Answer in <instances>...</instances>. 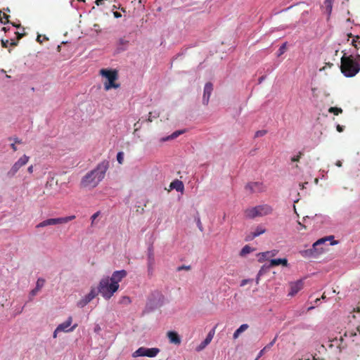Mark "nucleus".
I'll return each mask as SVG.
<instances>
[{"instance_id":"obj_11","label":"nucleus","mask_w":360,"mask_h":360,"mask_svg":"<svg viewBox=\"0 0 360 360\" xmlns=\"http://www.w3.org/2000/svg\"><path fill=\"white\" fill-rule=\"evenodd\" d=\"M72 317L69 316L65 322L59 324L57 326L56 331L65 332V333L73 331L77 327V324H75L72 326H70L72 324Z\"/></svg>"},{"instance_id":"obj_59","label":"nucleus","mask_w":360,"mask_h":360,"mask_svg":"<svg viewBox=\"0 0 360 360\" xmlns=\"http://www.w3.org/2000/svg\"><path fill=\"white\" fill-rule=\"evenodd\" d=\"M357 330H358V332L360 333V326H359V327L357 328Z\"/></svg>"},{"instance_id":"obj_63","label":"nucleus","mask_w":360,"mask_h":360,"mask_svg":"<svg viewBox=\"0 0 360 360\" xmlns=\"http://www.w3.org/2000/svg\"><path fill=\"white\" fill-rule=\"evenodd\" d=\"M313 360H316V359H315V357H314V356L313 357Z\"/></svg>"},{"instance_id":"obj_41","label":"nucleus","mask_w":360,"mask_h":360,"mask_svg":"<svg viewBox=\"0 0 360 360\" xmlns=\"http://www.w3.org/2000/svg\"><path fill=\"white\" fill-rule=\"evenodd\" d=\"M33 171H34V166L32 165H30L28 167H27V172L30 173V174H32L33 173Z\"/></svg>"},{"instance_id":"obj_55","label":"nucleus","mask_w":360,"mask_h":360,"mask_svg":"<svg viewBox=\"0 0 360 360\" xmlns=\"http://www.w3.org/2000/svg\"><path fill=\"white\" fill-rule=\"evenodd\" d=\"M11 24H12V25H13V27H17V28H19V27H20V24H15V23H14V22H12Z\"/></svg>"},{"instance_id":"obj_43","label":"nucleus","mask_w":360,"mask_h":360,"mask_svg":"<svg viewBox=\"0 0 360 360\" xmlns=\"http://www.w3.org/2000/svg\"><path fill=\"white\" fill-rule=\"evenodd\" d=\"M336 128H337V130H338L339 132H342V131H343V130H344V127H343V126H341V125H340V124H338Z\"/></svg>"},{"instance_id":"obj_62","label":"nucleus","mask_w":360,"mask_h":360,"mask_svg":"<svg viewBox=\"0 0 360 360\" xmlns=\"http://www.w3.org/2000/svg\"><path fill=\"white\" fill-rule=\"evenodd\" d=\"M200 229L201 231H202V226H200Z\"/></svg>"},{"instance_id":"obj_36","label":"nucleus","mask_w":360,"mask_h":360,"mask_svg":"<svg viewBox=\"0 0 360 360\" xmlns=\"http://www.w3.org/2000/svg\"><path fill=\"white\" fill-rule=\"evenodd\" d=\"M332 3H333V0H326L325 1V4L330 12L331 11V9H332Z\"/></svg>"},{"instance_id":"obj_5","label":"nucleus","mask_w":360,"mask_h":360,"mask_svg":"<svg viewBox=\"0 0 360 360\" xmlns=\"http://www.w3.org/2000/svg\"><path fill=\"white\" fill-rule=\"evenodd\" d=\"M273 212L272 207L267 205L263 204L255 207L247 208L245 210V215L248 218H255L257 217H264L271 214Z\"/></svg>"},{"instance_id":"obj_28","label":"nucleus","mask_w":360,"mask_h":360,"mask_svg":"<svg viewBox=\"0 0 360 360\" xmlns=\"http://www.w3.org/2000/svg\"><path fill=\"white\" fill-rule=\"evenodd\" d=\"M328 112L333 113L335 115H338L340 113L342 112V110L340 108L337 107H330L328 109Z\"/></svg>"},{"instance_id":"obj_19","label":"nucleus","mask_w":360,"mask_h":360,"mask_svg":"<svg viewBox=\"0 0 360 360\" xmlns=\"http://www.w3.org/2000/svg\"><path fill=\"white\" fill-rule=\"evenodd\" d=\"M214 335V332L210 331L207 335L206 338L196 347L197 352H200L204 349L212 341Z\"/></svg>"},{"instance_id":"obj_20","label":"nucleus","mask_w":360,"mask_h":360,"mask_svg":"<svg viewBox=\"0 0 360 360\" xmlns=\"http://www.w3.org/2000/svg\"><path fill=\"white\" fill-rule=\"evenodd\" d=\"M169 188L171 190L174 189L176 191L183 192L184 189V186L181 181L179 179H175L171 182L169 185Z\"/></svg>"},{"instance_id":"obj_31","label":"nucleus","mask_w":360,"mask_h":360,"mask_svg":"<svg viewBox=\"0 0 360 360\" xmlns=\"http://www.w3.org/2000/svg\"><path fill=\"white\" fill-rule=\"evenodd\" d=\"M191 269V266L190 265H181L177 267L176 271H181L182 270L190 271Z\"/></svg>"},{"instance_id":"obj_26","label":"nucleus","mask_w":360,"mask_h":360,"mask_svg":"<svg viewBox=\"0 0 360 360\" xmlns=\"http://www.w3.org/2000/svg\"><path fill=\"white\" fill-rule=\"evenodd\" d=\"M184 132V131H182V130H178V131H176L174 132H173L170 136H168L165 138H163L162 139V141H169L170 139H176V137H178L180 134H182Z\"/></svg>"},{"instance_id":"obj_15","label":"nucleus","mask_w":360,"mask_h":360,"mask_svg":"<svg viewBox=\"0 0 360 360\" xmlns=\"http://www.w3.org/2000/svg\"><path fill=\"white\" fill-rule=\"evenodd\" d=\"M213 91V84L211 82H207L204 86L202 103L207 105L209 103L210 96Z\"/></svg>"},{"instance_id":"obj_32","label":"nucleus","mask_w":360,"mask_h":360,"mask_svg":"<svg viewBox=\"0 0 360 360\" xmlns=\"http://www.w3.org/2000/svg\"><path fill=\"white\" fill-rule=\"evenodd\" d=\"M267 131L266 130H259L255 132V138L261 137L264 136Z\"/></svg>"},{"instance_id":"obj_3","label":"nucleus","mask_w":360,"mask_h":360,"mask_svg":"<svg viewBox=\"0 0 360 360\" xmlns=\"http://www.w3.org/2000/svg\"><path fill=\"white\" fill-rule=\"evenodd\" d=\"M340 70L345 77H352L359 72L360 64L358 61H355L352 56H346L344 55L341 58Z\"/></svg>"},{"instance_id":"obj_60","label":"nucleus","mask_w":360,"mask_h":360,"mask_svg":"<svg viewBox=\"0 0 360 360\" xmlns=\"http://www.w3.org/2000/svg\"><path fill=\"white\" fill-rule=\"evenodd\" d=\"M314 309V307H309L308 310H310V309Z\"/></svg>"},{"instance_id":"obj_51","label":"nucleus","mask_w":360,"mask_h":360,"mask_svg":"<svg viewBox=\"0 0 360 360\" xmlns=\"http://www.w3.org/2000/svg\"><path fill=\"white\" fill-rule=\"evenodd\" d=\"M58 333H60V331H56V330H54V332H53V337L54 338H56L57 337V334H58Z\"/></svg>"},{"instance_id":"obj_23","label":"nucleus","mask_w":360,"mask_h":360,"mask_svg":"<svg viewBox=\"0 0 360 360\" xmlns=\"http://www.w3.org/2000/svg\"><path fill=\"white\" fill-rule=\"evenodd\" d=\"M277 250L267 251L265 252H262L259 254V261L262 262L268 257H274L277 254Z\"/></svg>"},{"instance_id":"obj_9","label":"nucleus","mask_w":360,"mask_h":360,"mask_svg":"<svg viewBox=\"0 0 360 360\" xmlns=\"http://www.w3.org/2000/svg\"><path fill=\"white\" fill-rule=\"evenodd\" d=\"M127 273L125 270H120L115 271L110 278V281H112V287L113 290H118L120 285L119 283L122 281V280L126 277Z\"/></svg>"},{"instance_id":"obj_53","label":"nucleus","mask_w":360,"mask_h":360,"mask_svg":"<svg viewBox=\"0 0 360 360\" xmlns=\"http://www.w3.org/2000/svg\"><path fill=\"white\" fill-rule=\"evenodd\" d=\"M41 35H38V36H37V41H39V43H41V42H42V41H41V40H42V38H41Z\"/></svg>"},{"instance_id":"obj_47","label":"nucleus","mask_w":360,"mask_h":360,"mask_svg":"<svg viewBox=\"0 0 360 360\" xmlns=\"http://www.w3.org/2000/svg\"><path fill=\"white\" fill-rule=\"evenodd\" d=\"M335 165H336L337 167H342V162H341L340 160H338V161L335 162Z\"/></svg>"},{"instance_id":"obj_46","label":"nucleus","mask_w":360,"mask_h":360,"mask_svg":"<svg viewBox=\"0 0 360 360\" xmlns=\"http://www.w3.org/2000/svg\"><path fill=\"white\" fill-rule=\"evenodd\" d=\"M11 147L13 150V151H16L18 150V148L14 143L11 144Z\"/></svg>"},{"instance_id":"obj_37","label":"nucleus","mask_w":360,"mask_h":360,"mask_svg":"<svg viewBox=\"0 0 360 360\" xmlns=\"http://www.w3.org/2000/svg\"><path fill=\"white\" fill-rule=\"evenodd\" d=\"M128 43H129V41L126 40L124 38H121L119 40V44L121 46H127L128 44Z\"/></svg>"},{"instance_id":"obj_14","label":"nucleus","mask_w":360,"mask_h":360,"mask_svg":"<svg viewBox=\"0 0 360 360\" xmlns=\"http://www.w3.org/2000/svg\"><path fill=\"white\" fill-rule=\"evenodd\" d=\"M245 189L250 193H259L265 190V186L261 182H251L245 186Z\"/></svg>"},{"instance_id":"obj_24","label":"nucleus","mask_w":360,"mask_h":360,"mask_svg":"<svg viewBox=\"0 0 360 360\" xmlns=\"http://www.w3.org/2000/svg\"><path fill=\"white\" fill-rule=\"evenodd\" d=\"M249 326L246 323L242 324L233 333V339H237L239 335L248 328Z\"/></svg>"},{"instance_id":"obj_12","label":"nucleus","mask_w":360,"mask_h":360,"mask_svg":"<svg viewBox=\"0 0 360 360\" xmlns=\"http://www.w3.org/2000/svg\"><path fill=\"white\" fill-rule=\"evenodd\" d=\"M14 34L16 35V39H2L1 40V46L4 48H7L8 45L11 46H15L18 44V41L25 34V33H20L18 32H14Z\"/></svg>"},{"instance_id":"obj_10","label":"nucleus","mask_w":360,"mask_h":360,"mask_svg":"<svg viewBox=\"0 0 360 360\" xmlns=\"http://www.w3.org/2000/svg\"><path fill=\"white\" fill-rule=\"evenodd\" d=\"M75 218V215H71V216L65 217L49 219L43 221L42 222L39 223L38 225H56V224H67V223L70 222L71 220L74 219Z\"/></svg>"},{"instance_id":"obj_38","label":"nucleus","mask_w":360,"mask_h":360,"mask_svg":"<svg viewBox=\"0 0 360 360\" xmlns=\"http://www.w3.org/2000/svg\"><path fill=\"white\" fill-rule=\"evenodd\" d=\"M277 337H278V336L276 335V337H275V338H274V339H273V340H271V341L268 344V345H267L265 348H266V347H267V348H270L271 347H272V346L275 344V342H276V340H277Z\"/></svg>"},{"instance_id":"obj_61","label":"nucleus","mask_w":360,"mask_h":360,"mask_svg":"<svg viewBox=\"0 0 360 360\" xmlns=\"http://www.w3.org/2000/svg\"><path fill=\"white\" fill-rule=\"evenodd\" d=\"M79 1H82V2H84L85 0H78Z\"/></svg>"},{"instance_id":"obj_34","label":"nucleus","mask_w":360,"mask_h":360,"mask_svg":"<svg viewBox=\"0 0 360 360\" xmlns=\"http://www.w3.org/2000/svg\"><path fill=\"white\" fill-rule=\"evenodd\" d=\"M302 155H303V153L302 152H299V154L297 155L294 156L291 158V161L292 162H298Z\"/></svg>"},{"instance_id":"obj_48","label":"nucleus","mask_w":360,"mask_h":360,"mask_svg":"<svg viewBox=\"0 0 360 360\" xmlns=\"http://www.w3.org/2000/svg\"><path fill=\"white\" fill-rule=\"evenodd\" d=\"M308 183L307 182H305L304 184H300V187L302 188V189H304L305 188V185H307Z\"/></svg>"},{"instance_id":"obj_4","label":"nucleus","mask_w":360,"mask_h":360,"mask_svg":"<svg viewBox=\"0 0 360 360\" xmlns=\"http://www.w3.org/2000/svg\"><path fill=\"white\" fill-rule=\"evenodd\" d=\"M100 75L107 79V81L104 83V89L105 91L120 87V84L115 82L118 79L117 70L115 69H101L100 70Z\"/></svg>"},{"instance_id":"obj_13","label":"nucleus","mask_w":360,"mask_h":360,"mask_svg":"<svg viewBox=\"0 0 360 360\" xmlns=\"http://www.w3.org/2000/svg\"><path fill=\"white\" fill-rule=\"evenodd\" d=\"M303 287L304 283L302 280H298L297 281L290 283V292L288 295L291 297L295 296L300 290L303 288Z\"/></svg>"},{"instance_id":"obj_52","label":"nucleus","mask_w":360,"mask_h":360,"mask_svg":"<svg viewBox=\"0 0 360 360\" xmlns=\"http://www.w3.org/2000/svg\"><path fill=\"white\" fill-rule=\"evenodd\" d=\"M41 35H38V36H37V41H39V43H41V42H42V41H41V40H42V38H41Z\"/></svg>"},{"instance_id":"obj_40","label":"nucleus","mask_w":360,"mask_h":360,"mask_svg":"<svg viewBox=\"0 0 360 360\" xmlns=\"http://www.w3.org/2000/svg\"><path fill=\"white\" fill-rule=\"evenodd\" d=\"M359 39V36H356L355 37V39H353L352 41V44L357 49V45H356V40Z\"/></svg>"},{"instance_id":"obj_33","label":"nucleus","mask_w":360,"mask_h":360,"mask_svg":"<svg viewBox=\"0 0 360 360\" xmlns=\"http://www.w3.org/2000/svg\"><path fill=\"white\" fill-rule=\"evenodd\" d=\"M117 160L120 164H122L124 160V153L122 152H119L117 155Z\"/></svg>"},{"instance_id":"obj_21","label":"nucleus","mask_w":360,"mask_h":360,"mask_svg":"<svg viewBox=\"0 0 360 360\" xmlns=\"http://www.w3.org/2000/svg\"><path fill=\"white\" fill-rule=\"evenodd\" d=\"M167 335L171 343L175 345H179L181 343V338L177 333L174 331H169Z\"/></svg>"},{"instance_id":"obj_17","label":"nucleus","mask_w":360,"mask_h":360,"mask_svg":"<svg viewBox=\"0 0 360 360\" xmlns=\"http://www.w3.org/2000/svg\"><path fill=\"white\" fill-rule=\"evenodd\" d=\"M45 283V280L44 278H39L37 281L36 287L32 290L29 295L30 300H32L33 297L37 295V294L41 290Z\"/></svg>"},{"instance_id":"obj_22","label":"nucleus","mask_w":360,"mask_h":360,"mask_svg":"<svg viewBox=\"0 0 360 360\" xmlns=\"http://www.w3.org/2000/svg\"><path fill=\"white\" fill-rule=\"evenodd\" d=\"M153 263H154L153 254L152 252H150L148 255V276H153Z\"/></svg>"},{"instance_id":"obj_7","label":"nucleus","mask_w":360,"mask_h":360,"mask_svg":"<svg viewBox=\"0 0 360 360\" xmlns=\"http://www.w3.org/2000/svg\"><path fill=\"white\" fill-rule=\"evenodd\" d=\"M30 160V157L27 155L21 156L11 167L6 175L8 178H13L18 173L21 167L25 166Z\"/></svg>"},{"instance_id":"obj_42","label":"nucleus","mask_w":360,"mask_h":360,"mask_svg":"<svg viewBox=\"0 0 360 360\" xmlns=\"http://www.w3.org/2000/svg\"><path fill=\"white\" fill-rule=\"evenodd\" d=\"M9 17L10 16L4 13V19H6V21H4V22H6V24L9 23L10 22L9 20H8Z\"/></svg>"},{"instance_id":"obj_35","label":"nucleus","mask_w":360,"mask_h":360,"mask_svg":"<svg viewBox=\"0 0 360 360\" xmlns=\"http://www.w3.org/2000/svg\"><path fill=\"white\" fill-rule=\"evenodd\" d=\"M130 302H131V300H130L129 297L127 296L122 297L120 300V303H123V304H129Z\"/></svg>"},{"instance_id":"obj_49","label":"nucleus","mask_w":360,"mask_h":360,"mask_svg":"<svg viewBox=\"0 0 360 360\" xmlns=\"http://www.w3.org/2000/svg\"><path fill=\"white\" fill-rule=\"evenodd\" d=\"M4 32H7L10 30V28L8 27H3L1 29Z\"/></svg>"},{"instance_id":"obj_2","label":"nucleus","mask_w":360,"mask_h":360,"mask_svg":"<svg viewBox=\"0 0 360 360\" xmlns=\"http://www.w3.org/2000/svg\"><path fill=\"white\" fill-rule=\"evenodd\" d=\"M330 242V245H337L338 241L334 240L333 236H328L317 240L309 249L300 251V255L305 258H316L322 255L326 250Z\"/></svg>"},{"instance_id":"obj_16","label":"nucleus","mask_w":360,"mask_h":360,"mask_svg":"<svg viewBox=\"0 0 360 360\" xmlns=\"http://www.w3.org/2000/svg\"><path fill=\"white\" fill-rule=\"evenodd\" d=\"M99 293L95 288H92L89 293H88L82 300L79 301V305L82 307L86 305L90 302Z\"/></svg>"},{"instance_id":"obj_18","label":"nucleus","mask_w":360,"mask_h":360,"mask_svg":"<svg viewBox=\"0 0 360 360\" xmlns=\"http://www.w3.org/2000/svg\"><path fill=\"white\" fill-rule=\"evenodd\" d=\"M266 229L262 226H257L255 231H251L245 236V240L249 241L253 240L255 237L265 233Z\"/></svg>"},{"instance_id":"obj_1","label":"nucleus","mask_w":360,"mask_h":360,"mask_svg":"<svg viewBox=\"0 0 360 360\" xmlns=\"http://www.w3.org/2000/svg\"><path fill=\"white\" fill-rule=\"evenodd\" d=\"M109 167V162H101L95 169L86 173L80 181V186L84 188L92 189L96 187L104 179Z\"/></svg>"},{"instance_id":"obj_30","label":"nucleus","mask_w":360,"mask_h":360,"mask_svg":"<svg viewBox=\"0 0 360 360\" xmlns=\"http://www.w3.org/2000/svg\"><path fill=\"white\" fill-rule=\"evenodd\" d=\"M285 49H286V43H284L283 44H282V46L279 48V49L278 51V56H281V55H283L285 53Z\"/></svg>"},{"instance_id":"obj_27","label":"nucleus","mask_w":360,"mask_h":360,"mask_svg":"<svg viewBox=\"0 0 360 360\" xmlns=\"http://www.w3.org/2000/svg\"><path fill=\"white\" fill-rule=\"evenodd\" d=\"M253 251H254L253 248H252L248 245H246L240 250V255L243 257V256H245L246 255H248V254H249V253H250V252H252Z\"/></svg>"},{"instance_id":"obj_8","label":"nucleus","mask_w":360,"mask_h":360,"mask_svg":"<svg viewBox=\"0 0 360 360\" xmlns=\"http://www.w3.org/2000/svg\"><path fill=\"white\" fill-rule=\"evenodd\" d=\"M159 352L160 349L156 347L146 348L144 347H141L132 353V356L134 358L139 356H148L152 358L156 356Z\"/></svg>"},{"instance_id":"obj_6","label":"nucleus","mask_w":360,"mask_h":360,"mask_svg":"<svg viewBox=\"0 0 360 360\" xmlns=\"http://www.w3.org/2000/svg\"><path fill=\"white\" fill-rule=\"evenodd\" d=\"M117 290H113L108 276L103 278L98 285V292L105 300H110Z\"/></svg>"},{"instance_id":"obj_64","label":"nucleus","mask_w":360,"mask_h":360,"mask_svg":"<svg viewBox=\"0 0 360 360\" xmlns=\"http://www.w3.org/2000/svg\"><path fill=\"white\" fill-rule=\"evenodd\" d=\"M140 2H141V0H139Z\"/></svg>"},{"instance_id":"obj_54","label":"nucleus","mask_w":360,"mask_h":360,"mask_svg":"<svg viewBox=\"0 0 360 360\" xmlns=\"http://www.w3.org/2000/svg\"><path fill=\"white\" fill-rule=\"evenodd\" d=\"M355 61H358L359 63L360 64V55H358L355 58H354Z\"/></svg>"},{"instance_id":"obj_57","label":"nucleus","mask_w":360,"mask_h":360,"mask_svg":"<svg viewBox=\"0 0 360 360\" xmlns=\"http://www.w3.org/2000/svg\"><path fill=\"white\" fill-rule=\"evenodd\" d=\"M100 327L98 326H96V328H95V332H98L100 330Z\"/></svg>"},{"instance_id":"obj_39","label":"nucleus","mask_w":360,"mask_h":360,"mask_svg":"<svg viewBox=\"0 0 360 360\" xmlns=\"http://www.w3.org/2000/svg\"><path fill=\"white\" fill-rule=\"evenodd\" d=\"M100 215V212H97L96 213H94L92 216H91V220H92V224L94 222V220Z\"/></svg>"},{"instance_id":"obj_25","label":"nucleus","mask_w":360,"mask_h":360,"mask_svg":"<svg viewBox=\"0 0 360 360\" xmlns=\"http://www.w3.org/2000/svg\"><path fill=\"white\" fill-rule=\"evenodd\" d=\"M270 264L271 266H278L280 264L287 266L288 260L286 259H273L270 261Z\"/></svg>"},{"instance_id":"obj_44","label":"nucleus","mask_w":360,"mask_h":360,"mask_svg":"<svg viewBox=\"0 0 360 360\" xmlns=\"http://www.w3.org/2000/svg\"><path fill=\"white\" fill-rule=\"evenodd\" d=\"M249 282V280L248 279H244L241 281V283H240V286H244L246 284H248Z\"/></svg>"},{"instance_id":"obj_58","label":"nucleus","mask_w":360,"mask_h":360,"mask_svg":"<svg viewBox=\"0 0 360 360\" xmlns=\"http://www.w3.org/2000/svg\"><path fill=\"white\" fill-rule=\"evenodd\" d=\"M138 123H139V122H136V123H135V124H134V127H136V129H135V131H137V130L139 129V127H137Z\"/></svg>"},{"instance_id":"obj_29","label":"nucleus","mask_w":360,"mask_h":360,"mask_svg":"<svg viewBox=\"0 0 360 360\" xmlns=\"http://www.w3.org/2000/svg\"><path fill=\"white\" fill-rule=\"evenodd\" d=\"M160 116L159 112H154V115H153V112H149L148 118L147 119V121L149 122H153V118H158Z\"/></svg>"},{"instance_id":"obj_50","label":"nucleus","mask_w":360,"mask_h":360,"mask_svg":"<svg viewBox=\"0 0 360 360\" xmlns=\"http://www.w3.org/2000/svg\"><path fill=\"white\" fill-rule=\"evenodd\" d=\"M22 143L21 140L18 139V138L14 139V143L15 144V143Z\"/></svg>"},{"instance_id":"obj_56","label":"nucleus","mask_w":360,"mask_h":360,"mask_svg":"<svg viewBox=\"0 0 360 360\" xmlns=\"http://www.w3.org/2000/svg\"><path fill=\"white\" fill-rule=\"evenodd\" d=\"M265 79V77L264 76H262L261 77L259 78V83H262V81Z\"/></svg>"},{"instance_id":"obj_45","label":"nucleus","mask_w":360,"mask_h":360,"mask_svg":"<svg viewBox=\"0 0 360 360\" xmlns=\"http://www.w3.org/2000/svg\"><path fill=\"white\" fill-rule=\"evenodd\" d=\"M113 14H114L115 18H120L122 16L121 14L117 11L114 12Z\"/></svg>"}]
</instances>
